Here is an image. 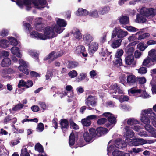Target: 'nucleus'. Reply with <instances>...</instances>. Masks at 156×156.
<instances>
[{
    "mask_svg": "<svg viewBox=\"0 0 156 156\" xmlns=\"http://www.w3.org/2000/svg\"><path fill=\"white\" fill-rule=\"evenodd\" d=\"M54 29V27H47L45 28L44 34L34 31L30 33V36L32 38L42 40L52 38L56 36Z\"/></svg>",
    "mask_w": 156,
    "mask_h": 156,
    "instance_id": "obj_1",
    "label": "nucleus"
},
{
    "mask_svg": "<svg viewBox=\"0 0 156 156\" xmlns=\"http://www.w3.org/2000/svg\"><path fill=\"white\" fill-rule=\"evenodd\" d=\"M128 144L131 146H137L144 144H151L154 142V140H145L143 138H135L133 139L127 138L125 139Z\"/></svg>",
    "mask_w": 156,
    "mask_h": 156,
    "instance_id": "obj_2",
    "label": "nucleus"
},
{
    "mask_svg": "<svg viewBox=\"0 0 156 156\" xmlns=\"http://www.w3.org/2000/svg\"><path fill=\"white\" fill-rule=\"evenodd\" d=\"M125 142L120 139H117L114 145H110V144L112 142V141H110L108 143V145L107 149L108 152V154L109 155V154L113 150L115 149V147L118 148H122L125 147L126 146V144H128L126 140Z\"/></svg>",
    "mask_w": 156,
    "mask_h": 156,
    "instance_id": "obj_3",
    "label": "nucleus"
},
{
    "mask_svg": "<svg viewBox=\"0 0 156 156\" xmlns=\"http://www.w3.org/2000/svg\"><path fill=\"white\" fill-rule=\"evenodd\" d=\"M139 12L141 15L149 18L153 17L156 15V9L153 8L142 7L140 9Z\"/></svg>",
    "mask_w": 156,
    "mask_h": 156,
    "instance_id": "obj_4",
    "label": "nucleus"
},
{
    "mask_svg": "<svg viewBox=\"0 0 156 156\" xmlns=\"http://www.w3.org/2000/svg\"><path fill=\"white\" fill-rule=\"evenodd\" d=\"M128 34V33L126 31L116 27L114 28L112 32L111 37L113 38L117 36L119 39H121L127 36Z\"/></svg>",
    "mask_w": 156,
    "mask_h": 156,
    "instance_id": "obj_5",
    "label": "nucleus"
},
{
    "mask_svg": "<svg viewBox=\"0 0 156 156\" xmlns=\"http://www.w3.org/2000/svg\"><path fill=\"white\" fill-rule=\"evenodd\" d=\"M129 93H139L141 94V96L143 98H146L150 97V95L144 90V85H141L139 86V88H131L128 90Z\"/></svg>",
    "mask_w": 156,
    "mask_h": 156,
    "instance_id": "obj_6",
    "label": "nucleus"
},
{
    "mask_svg": "<svg viewBox=\"0 0 156 156\" xmlns=\"http://www.w3.org/2000/svg\"><path fill=\"white\" fill-rule=\"evenodd\" d=\"M56 21L57 25L54 27V30L57 33L60 34L63 31L64 29L62 27L66 26L67 23L64 20L60 18L56 19Z\"/></svg>",
    "mask_w": 156,
    "mask_h": 156,
    "instance_id": "obj_7",
    "label": "nucleus"
},
{
    "mask_svg": "<svg viewBox=\"0 0 156 156\" xmlns=\"http://www.w3.org/2000/svg\"><path fill=\"white\" fill-rule=\"evenodd\" d=\"M89 133L85 132L83 134L84 140L86 142H90L93 141V138L96 136V131L94 128L90 129L89 130Z\"/></svg>",
    "mask_w": 156,
    "mask_h": 156,
    "instance_id": "obj_8",
    "label": "nucleus"
},
{
    "mask_svg": "<svg viewBox=\"0 0 156 156\" xmlns=\"http://www.w3.org/2000/svg\"><path fill=\"white\" fill-rule=\"evenodd\" d=\"M85 103L87 106V108L91 110L92 108L91 107H94L96 105L97 102V100L95 97L90 95L85 99Z\"/></svg>",
    "mask_w": 156,
    "mask_h": 156,
    "instance_id": "obj_9",
    "label": "nucleus"
},
{
    "mask_svg": "<svg viewBox=\"0 0 156 156\" xmlns=\"http://www.w3.org/2000/svg\"><path fill=\"white\" fill-rule=\"evenodd\" d=\"M20 66L18 67L19 69L26 75L29 73V71L27 69L29 66L28 63L23 59H20L19 61Z\"/></svg>",
    "mask_w": 156,
    "mask_h": 156,
    "instance_id": "obj_10",
    "label": "nucleus"
},
{
    "mask_svg": "<svg viewBox=\"0 0 156 156\" xmlns=\"http://www.w3.org/2000/svg\"><path fill=\"white\" fill-rule=\"evenodd\" d=\"M147 109L142 110L141 112V114L142 116L141 117V120L145 125L149 124L150 122V120L152 123V119L150 116H148L147 112Z\"/></svg>",
    "mask_w": 156,
    "mask_h": 156,
    "instance_id": "obj_11",
    "label": "nucleus"
},
{
    "mask_svg": "<svg viewBox=\"0 0 156 156\" xmlns=\"http://www.w3.org/2000/svg\"><path fill=\"white\" fill-rule=\"evenodd\" d=\"M103 115L108 117V120L110 123V124H106V126L107 127L111 126V128L113 127L116 122L115 118L113 117V115L110 113L106 112L104 113Z\"/></svg>",
    "mask_w": 156,
    "mask_h": 156,
    "instance_id": "obj_12",
    "label": "nucleus"
},
{
    "mask_svg": "<svg viewBox=\"0 0 156 156\" xmlns=\"http://www.w3.org/2000/svg\"><path fill=\"white\" fill-rule=\"evenodd\" d=\"M64 52L62 51L58 52L53 51L50 53L47 58L44 59L46 60L48 59H50L52 61H53L57 58L62 56Z\"/></svg>",
    "mask_w": 156,
    "mask_h": 156,
    "instance_id": "obj_13",
    "label": "nucleus"
},
{
    "mask_svg": "<svg viewBox=\"0 0 156 156\" xmlns=\"http://www.w3.org/2000/svg\"><path fill=\"white\" fill-rule=\"evenodd\" d=\"M125 63L126 64L131 65L134 67L136 64V60H134V58L133 55H128L125 58Z\"/></svg>",
    "mask_w": 156,
    "mask_h": 156,
    "instance_id": "obj_14",
    "label": "nucleus"
},
{
    "mask_svg": "<svg viewBox=\"0 0 156 156\" xmlns=\"http://www.w3.org/2000/svg\"><path fill=\"white\" fill-rule=\"evenodd\" d=\"M147 112L148 116H150L152 119V124L156 127V114L153 111L151 108H148Z\"/></svg>",
    "mask_w": 156,
    "mask_h": 156,
    "instance_id": "obj_15",
    "label": "nucleus"
},
{
    "mask_svg": "<svg viewBox=\"0 0 156 156\" xmlns=\"http://www.w3.org/2000/svg\"><path fill=\"white\" fill-rule=\"evenodd\" d=\"M85 48L84 46L79 45L75 49V52L77 54H82L84 57H86L87 54L85 53Z\"/></svg>",
    "mask_w": 156,
    "mask_h": 156,
    "instance_id": "obj_16",
    "label": "nucleus"
},
{
    "mask_svg": "<svg viewBox=\"0 0 156 156\" xmlns=\"http://www.w3.org/2000/svg\"><path fill=\"white\" fill-rule=\"evenodd\" d=\"M11 53L16 55L18 57L21 58L22 57V54L20 52V51L19 48L16 46L12 47L10 49Z\"/></svg>",
    "mask_w": 156,
    "mask_h": 156,
    "instance_id": "obj_17",
    "label": "nucleus"
},
{
    "mask_svg": "<svg viewBox=\"0 0 156 156\" xmlns=\"http://www.w3.org/2000/svg\"><path fill=\"white\" fill-rule=\"evenodd\" d=\"M110 93L112 94L118 92L119 93L122 94V91L118 87L117 84H115L112 85L111 87V89L109 91Z\"/></svg>",
    "mask_w": 156,
    "mask_h": 156,
    "instance_id": "obj_18",
    "label": "nucleus"
},
{
    "mask_svg": "<svg viewBox=\"0 0 156 156\" xmlns=\"http://www.w3.org/2000/svg\"><path fill=\"white\" fill-rule=\"evenodd\" d=\"M84 42L87 44H89L93 39V37L88 33L84 34L83 36Z\"/></svg>",
    "mask_w": 156,
    "mask_h": 156,
    "instance_id": "obj_19",
    "label": "nucleus"
},
{
    "mask_svg": "<svg viewBox=\"0 0 156 156\" xmlns=\"http://www.w3.org/2000/svg\"><path fill=\"white\" fill-rule=\"evenodd\" d=\"M127 82L129 85H132L136 81V78L133 74L129 75L127 76Z\"/></svg>",
    "mask_w": 156,
    "mask_h": 156,
    "instance_id": "obj_20",
    "label": "nucleus"
},
{
    "mask_svg": "<svg viewBox=\"0 0 156 156\" xmlns=\"http://www.w3.org/2000/svg\"><path fill=\"white\" fill-rule=\"evenodd\" d=\"M134 48L132 46V44H128L125 48V53L128 55H133L134 51Z\"/></svg>",
    "mask_w": 156,
    "mask_h": 156,
    "instance_id": "obj_21",
    "label": "nucleus"
},
{
    "mask_svg": "<svg viewBox=\"0 0 156 156\" xmlns=\"http://www.w3.org/2000/svg\"><path fill=\"white\" fill-rule=\"evenodd\" d=\"M77 138V136L76 134H75L73 133H71L69 138V144L70 146H73Z\"/></svg>",
    "mask_w": 156,
    "mask_h": 156,
    "instance_id": "obj_22",
    "label": "nucleus"
},
{
    "mask_svg": "<svg viewBox=\"0 0 156 156\" xmlns=\"http://www.w3.org/2000/svg\"><path fill=\"white\" fill-rule=\"evenodd\" d=\"M11 64V61L9 58H4L2 61L1 65L2 67H6L9 66Z\"/></svg>",
    "mask_w": 156,
    "mask_h": 156,
    "instance_id": "obj_23",
    "label": "nucleus"
},
{
    "mask_svg": "<svg viewBox=\"0 0 156 156\" xmlns=\"http://www.w3.org/2000/svg\"><path fill=\"white\" fill-rule=\"evenodd\" d=\"M74 37L76 39H81L82 36L80 30L77 29H73L72 32Z\"/></svg>",
    "mask_w": 156,
    "mask_h": 156,
    "instance_id": "obj_24",
    "label": "nucleus"
},
{
    "mask_svg": "<svg viewBox=\"0 0 156 156\" xmlns=\"http://www.w3.org/2000/svg\"><path fill=\"white\" fill-rule=\"evenodd\" d=\"M39 2L37 3H35V6L36 8L41 9L44 7V5L46 3V0H39Z\"/></svg>",
    "mask_w": 156,
    "mask_h": 156,
    "instance_id": "obj_25",
    "label": "nucleus"
},
{
    "mask_svg": "<svg viewBox=\"0 0 156 156\" xmlns=\"http://www.w3.org/2000/svg\"><path fill=\"white\" fill-rule=\"evenodd\" d=\"M122 42V40L121 39L114 40L111 44V47L113 48H117L121 45Z\"/></svg>",
    "mask_w": 156,
    "mask_h": 156,
    "instance_id": "obj_26",
    "label": "nucleus"
},
{
    "mask_svg": "<svg viewBox=\"0 0 156 156\" xmlns=\"http://www.w3.org/2000/svg\"><path fill=\"white\" fill-rule=\"evenodd\" d=\"M98 48V44L96 42H93L89 46V51L91 53H93L97 50Z\"/></svg>",
    "mask_w": 156,
    "mask_h": 156,
    "instance_id": "obj_27",
    "label": "nucleus"
},
{
    "mask_svg": "<svg viewBox=\"0 0 156 156\" xmlns=\"http://www.w3.org/2000/svg\"><path fill=\"white\" fill-rule=\"evenodd\" d=\"M112 156H129V153H124L118 150H115L112 152Z\"/></svg>",
    "mask_w": 156,
    "mask_h": 156,
    "instance_id": "obj_28",
    "label": "nucleus"
},
{
    "mask_svg": "<svg viewBox=\"0 0 156 156\" xmlns=\"http://www.w3.org/2000/svg\"><path fill=\"white\" fill-rule=\"evenodd\" d=\"M130 127L126 126L125 129L126 130L125 134L126 136H129L130 137H133L134 135V133L130 129Z\"/></svg>",
    "mask_w": 156,
    "mask_h": 156,
    "instance_id": "obj_29",
    "label": "nucleus"
},
{
    "mask_svg": "<svg viewBox=\"0 0 156 156\" xmlns=\"http://www.w3.org/2000/svg\"><path fill=\"white\" fill-rule=\"evenodd\" d=\"M60 125L62 130L67 129L69 128V124L68 121L66 119H63L61 120Z\"/></svg>",
    "mask_w": 156,
    "mask_h": 156,
    "instance_id": "obj_30",
    "label": "nucleus"
},
{
    "mask_svg": "<svg viewBox=\"0 0 156 156\" xmlns=\"http://www.w3.org/2000/svg\"><path fill=\"white\" fill-rule=\"evenodd\" d=\"M119 20L121 24H126L129 23V18L126 16H122L119 18Z\"/></svg>",
    "mask_w": 156,
    "mask_h": 156,
    "instance_id": "obj_31",
    "label": "nucleus"
},
{
    "mask_svg": "<svg viewBox=\"0 0 156 156\" xmlns=\"http://www.w3.org/2000/svg\"><path fill=\"white\" fill-rule=\"evenodd\" d=\"M9 45V42L6 40L3 39L0 41V47L6 48Z\"/></svg>",
    "mask_w": 156,
    "mask_h": 156,
    "instance_id": "obj_32",
    "label": "nucleus"
},
{
    "mask_svg": "<svg viewBox=\"0 0 156 156\" xmlns=\"http://www.w3.org/2000/svg\"><path fill=\"white\" fill-rule=\"evenodd\" d=\"M88 12L86 10L82 8H79L77 10V15L79 16H83L88 15Z\"/></svg>",
    "mask_w": 156,
    "mask_h": 156,
    "instance_id": "obj_33",
    "label": "nucleus"
},
{
    "mask_svg": "<svg viewBox=\"0 0 156 156\" xmlns=\"http://www.w3.org/2000/svg\"><path fill=\"white\" fill-rule=\"evenodd\" d=\"M138 32H140L139 34H137L138 35V37L137 38V39L138 40H141L145 39L150 36V34L148 33H145L144 34H141V31H139Z\"/></svg>",
    "mask_w": 156,
    "mask_h": 156,
    "instance_id": "obj_34",
    "label": "nucleus"
},
{
    "mask_svg": "<svg viewBox=\"0 0 156 156\" xmlns=\"http://www.w3.org/2000/svg\"><path fill=\"white\" fill-rule=\"evenodd\" d=\"M16 3L17 5L20 8H22L23 5H29L30 3L29 0H23V2H17Z\"/></svg>",
    "mask_w": 156,
    "mask_h": 156,
    "instance_id": "obj_35",
    "label": "nucleus"
},
{
    "mask_svg": "<svg viewBox=\"0 0 156 156\" xmlns=\"http://www.w3.org/2000/svg\"><path fill=\"white\" fill-rule=\"evenodd\" d=\"M24 105L22 104H18L13 107L12 109L10 110L11 112L12 111L16 112V111L21 110L23 107Z\"/></svg>",
    "mask_w": 156,
    "mask_h": 156,
    "instance_id": "obj_36",
    "label": "nucleus"
},
{
    "mask_svg": "<svg viewBox=\"0 0 156 156\" xmlns=\"http://www.w3.org/2000/svg\"><path fill=\"white\" fill-rule=\"evenodd\" d=\"M7 39L10 42L11 45L16 46L18 44V43L17 40L14 38L12 37H8Z\"/></svg>",
    "mask_w": 156,
    "mask_h": 156,
    "instance_id": "obj_37",
    "label": "nucleus"
},
{
    "mask_svg": "<svg viewBox=\"0 0 156 156\" xmlns=\"http://www.w3.org/2000/svg\"><path fill=\"white\" fill-rule=\"evenodd\" d=\"M147 46L144 43L140 42L137 45V48L140 51H144Z\"/></svg>",
    "mask_w": 156,
    "mask_h": 156,
    "instance_id": "obj_38",
    "label": "nucleus"
},
{
    "mask_svg": "<svg viewBox=\"0 0 156 156\" xmlns=\"http://www.w3.org/2000/svg\"><path fill=\"white\" fill-rule=\"evenodd\" d=\"M97 131L98 133L101 135L106 133L108 132V130L106 128L100 127L97 129Z\"/></svg>",
    "mask_w": 156,
    "mask_h": 156,
    "instance_id": "obj_39",
    "label": "nucleus"
},
{
    "mask_svg": "<svg viewBox=\"0 0 156 156\" xmlns=\"http://www.w3.org/2000/svg\"><path fill=\"white\" fill-rule=\"evenodd\" d=\"M127 123L128 125H130L131 126H132L138 124L139 122L137 120L134 119L130 118L128 119Z\"/></svg>",
    "mask_w": 156,
    "mask_h": 156,
    "instance_id": "obj_40",
    "label": "nucleus"
},
{
    "mask_svg": "<svg viewBox=\"0 0 156 156\" xmlns=\"http://www.w3.org/2000/svg\"><path fill=\"white\" fill-rule=\"evenodd\" d=\"M81 123L83 126H89L91 124V121L86 117L82 119Z\"/></svg>",
    "mask_w": 156,
    "mask_h": 156,
    "instance_id": "obj_41",
    "label": "nucleus"
},
{
    "mask_svg": "<svg viewBox=\"0 0 156 156\" xmlns=\"http://www.w3.org/2000/svg\"><path fill=\"white\" fill-rule=\"evenodd\" d=\"M113 63L115 65H118L119 66H120L122 64V60L121 57L115 56Z\"/></svg>",
    "mask_w": 156,
    "mask_h": 156,
    "instance_id": "obj_42",
    "label": "nucleus"
},
{
    "mask_svg": "<svg viewBox=\"0 0 156 156\" xmlns=\"http://www.w3.org/2000/svg\"><path fill=\"white\" fill-rule=\"evenodd\" d=\"M136 21L138 23H143L146 21V19L141 15H137Z\"/></svg>",
    "mask_w": 156,
    "mask_h": 156,
    "instance_id": "obj_43",
    "label": "nucleus"
},
{
    "mask_svg": "<svg viewBox=\"0 0 156 156\" xmlns=\"http://www.w3.org/2000/svg\"><path fill=\"white\" fill-rule=\"evenodd\" d=\"M110 10V8L108 6H105L99 10L100 14L103 15L108 13Z\"/></svg>",
    "mask_w": 156,
    "mask_h": 156,
    "instance_id": "obj_44",
    "label": "nucleus"
},
{
    "mask_svg": "<svg viewBox=\"0 0 156 156\" xmlns=\"http://www.w3.org/2000/svg\"><path fill=\"white\" fill-rule=\"evenodd\" d=\"M88 15L94 18L98 17L99 16L98 12L96 10L91 11L90 12H88Z\"/></svg>",
    "mask_w": 156,
    "mask_h": 156,
    "instance_id": "obj_45",
    "label": "nucleus"
},
{
    "mask_svg": "<svg viewBox=\"0 0 156 156\" xmlns=\"http://www.w3.org/2000/svg\"><path fill=\"white\" fill-rule=\"evenodd\" d=\"M139 33L140 32H137L135 34H132V35L129 36L128 38V40L130 42L136 40L137 39V38L136 36V35L139 34Z\"/></svg>",
    "mask_w": 156,
    "mask_h": 156,
    "instance_id": "obj_46",
    "label": "nucleus"
},
{
    "mask_svg": "<svg viewBox=\"0 0 156 156\" xmlns=\"http://www.w3.org/2000/svg\"><path fill=\"white\" fill-rule=\"evenodd\" d=\"M119 79L120 83L126 86V77L125 75L124 74H121L120 75Z\"/></svg>",
    "mask_w": 156,
    "mask_h": 156,
    "instance_id": "obj_47",
    "label": "nucleus"
},
{
    "mask_svg": "<svg viewBox=\"0 0 156 156\" xmlns=\"http://www.w3.org/2000/svg\"><path fill=\"white\" fill-rule=\"evenodd\" d=\"M86 76V74L84 73H81L78 77L76 79V81L77 82H79L85 79Z\"/></svg>",
    "mask_w": 156,
    "mask_h": 156,
    "instance_id": "obj_48",
    "label": "nucleus"
},
{
    "mask_svg": "<svg viewBox=\"0 0 156 156\" xmlns=\"http://www.w3.org/2000/svg\"><path fill=\"white\" fill-rule=\"evenodd\" d=\"M125 28L129 31L135 32L138 31V29L131 26H126Z\"/></svg>",
    "mask_w": 156,
    "mask_h": 156,
    "instance_id": "obj_49",
    "label": "nucleus"
},
{
    "mask_svg": "<svg viewBox=\"0 0 156 156\" xmlns=\"http://www.w3.org/2000/svg\"><path fill=\"white\" fill-rule=\"evenodd\" d=\"M151 59V57L148 55V56L144 60L142 64L144 66L147 65L150 63Z\"/></svg>",
    "mask_w": 156,
    "mask_h": 156,
    "instance_id": "obj_50",
    "label": "nucleus"
},
{
    "mask_svg": "<svg viewBox=\"0 0 156 156\" xmlns=\"http://www.w3.org/2000/svg\"><path fill=\"white\" fill-rule=\"evenodd\" d=\"M115 98L117 99H119L121 102L125 101H127L129 99L128 96L124 95H121L120 97Z\"/></svg>",
    "mask_w": 156,
    "mask_h": 156,
    "instance_id": "obj_51",
    "label": "nucleus"
},
{
    "mask_svg": "<svg viewBox=\"0 0 156 156\" xmlns=\"http://www.w3.org/2000/svg\"><path fill=\"white\" fill-rule=\"evenodd\" d=\"M35 150L40 152H43V148L41 145L39 143L37 144L35 147Z\"/></svg>",
    "mask_w": 156,
    "mask_h": 156,
    "instance_id": "obj_52",
    "label": "nucleus"
},
{
    "mask_svg": "<svg viewBox=\"0 0 156 156\" xmlns=\"http://www.w3.org/2000/svg\"><path fill=\"white\" fill-rule=\"evenodd\" d=\"M146 130L150 133L151 134L154 128L150 124L145 125L144 126Z\"/></svg>",
    "mask_w": 156,
    "mask_h": 156,
    "instance_id": "obj_53",
    "label": "nucleus"
},
{
    "mask_svg": "<svg viewBox=\"0 0 156 156\" xmlns=\"http://www.w3.org/2000/svg\"><path fill=\"white\" fill-rule=\"evenodd\" d=\"M68 74L69 77L71 78H73L77 76V73L76 71L73 70L70 71L68 73Z\"/></svg>",
    "mask_w": 156,
    "mask_h": 156,
    "instance_id": "obj_54",
    "label": "nucleus"
},
{
    "mask_svg": "<svg viewBox=\"0 0 156 156\" xmlns=\"http://www.w3.org/2000/svg\"><path fill=\"white\" fill-rule=\"evenodd\" d=\"M143 53L140 51L136 50L134 52V56L136 58H140L142 55Z\"/></svg>",
    "mask_w": 156,
    "mask_h": 156,
    "instance_id": "obj_55",
    "label": "nucleus"
},
{
    "mask_svg": "<svg viewBox=\"0 0 156 156\" xmlns=\"http://www.w3.org/2000/svg\"><path fill=\"white\" fill-rule=\"evenodd\" d=\"M35 26L36 30L39 31H41L43 28L41 21V20L39 23H36V24H35Z\"/></svg>",
    "mask_w": 156,
    "mask_h": 156,
    "instance_id": "obj_56",
    "label": "nucleus"
},
{
    "mask_svg": "<svg viewBox=\"0 0 156 156\" xmlns=\"http://www.w3.org/2000/svg\"><path fill=\"white\" fill-rule=\"evenodd\" d=\"M123 53V51L122 49H118L115 54V57H121Z\"/></svg>",
    "mask_w": 156,
    "mask_h": 156,
    "instance_id": "obj_57",
    "label": "nucleus"
},
{
    "mask_svg": "<svg viewBox=\"0 0 156 156\" xmlns=\"http://www.w3.org/2000/svg\"><path fill=\"white\" fill-rule=\"evenodd\" d=\"M101 54L104 56H105L108 55H110V53L108 51L107 48L104 47L102 49Z\"/></svg>",
    "mask_w": 156,
    "mask_h": 156,
    "instance_id": "obj_58",
    "label": "nucleus"
},
{
    "mask_svg": "<svg viewBox=\"0 0 156 156\" xmlns=\"http://www.w3.org/2000/svg\"><path fill=\"white\" fill-rule=\"evenodd\" d=\"M21 156H30L27 152V149L26 148H23L21 150Z\"/></svg>",
    "mask_w": 156,
    "mask_h": 156,
    "instance_id": "obj_59",
    "label": "nucleus"
},
{
    "mask_svg": "<svg viewBox=\"0 0 156 156\" xmlns=\"http://www.w3.org/2000/svg\"><path fill=\"white\" fill-rule=\"evenodd\" d=\"M138 81L140 84L139 86V87H137V89L139 88V86H140V85H143V84L146 83V80L144 77H141L138 78Z\"/></svg>",
    "mask_w": 156,
    "mask_h": 156,
    "instance_id": "obj_60",
    "label": "nucleus"
},
{
    "mask_svg": "<svg viewBox=\"0 0 156 156\" xmlns=\"http://www.w3.org/2000/svg\"><path fill=\"white\" fill-rule=\"evenodd\" d=\"M78 65V64L77 62L75 61H72L69 62L68 65L69 68H75L77 67Z\"/></svg>",
    "mask_w": 156,
    "mask_h": 156,
    "instance_id": "obj_61",
    "label": "nucleus"
},
{
    "mask_svg": "<svg viewBox=\"0 0 156 156\" xmlns=\"http://www.w3.org/2000/svg\"><path fill=\"white\" fill-rule=\"evenodd\" d=\"M138 73L141 74H144L147 72V70L146 68L142 67L138 69Z\"/></svg>",
    "mask_w": 156,
    "mask_h": 156,
    "instance_id": "obj_62",
    "label": "nucleus"
},
{
    "mask_svg": "<svg viewBox=\"0 0 156 156\" xmlns=\"http://www.w3.org/2000/svg\"><path fill=\"white\" fill-rule=\"evenodd\" d=\"M44 129V126L43 123H39L37 126V131L38 132H42Z\"/></svg>",
    "mask_w": 156,
    "mask_h": 156,
    "instance_id": "obj_63",
    "label": "nucleus"
},
{
    "mask_svg": "<svg viewBox=\"0 0 156 156\" xmlns=\"http://www.w3.org/2000/svg\"><path fill=\"white\" fill-rule=\"evenodd\" d=\"M107 120L105 118H102L98 119L97 122L98 124L101 125L104 124L106 122Z\"/></svg>",
    "mask_w": 156,
    "mask_h": 156,
    "instance_id": "obj_64",
    "label": "nucleus"
}]
</instances>
